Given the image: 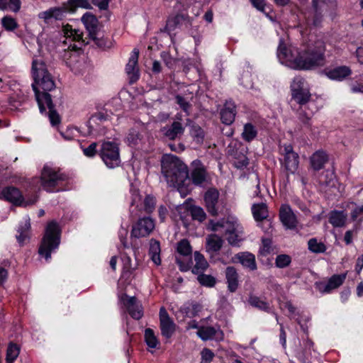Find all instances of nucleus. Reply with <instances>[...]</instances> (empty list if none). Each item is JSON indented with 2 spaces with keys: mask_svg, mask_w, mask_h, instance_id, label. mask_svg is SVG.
I'll list each match as a JSON object with an SVG mask.
<instances>
[{
  "mask_svg": "<svg viewBox=\"0 0 363 363\" xmlns=\"http://www.w3.org/2000/svg\"><path fill=\"white\" fill-rule=\"evenodd\" d=\"M182 18H183L182 16L177 15L173 19H169L167 23L166 28L170 31L172 28L174 27L177 23H179Z\"/></svg>",
  "mask_w": 363,
  "mask_h": 363,
  "instance_id": "680f3d73",
  "label": "nucleus"
},
{
  "mask_svg": "<svg viewBox=\"0 0 363 363\" xmlns=\"http://www.w3.org/2000/svg\"><path fill=\"white\" fill-rule=\"evenodd\" d=\"M36 91V100L39 106L40 111L43 113L48 108V117L50 121V123L52 125H55L60 123V118L59 114L54 110V106L52 101V99L50 95L48 93H39L37 89Z\"/></svg>",
  "mask_w": 363,
  "mask_h": 363,
  "instance_id": "ddd939ff",
  "label": "nucleus"
},
{
  "mask_svg": "<svg viewBox=\"0 0 363 363\" xmlns=\"http://www.w3.org/2000/svg\"><path fill=\"white\" fill-rule=\"evenodd\" d=\"M155 228L154 220L150 217H144L138 220L133 227L131 235L135 238L147 236Z\"/></svg>",
  "mask_w": 363,
  "mask_h": 363,
  "instance_id": "a211bd4d",
  "label": "nucleus"
},
{
  "mask_svg": "<svg viewBox=\"0 0 363 363\" xmlns=\"http://www.w3.org/2000/svg\"><path fill=\"white\" fill-rule=\"evenodd\" d=\"M319 8L323 9L325 16L330 17L332 20L337 15V0H324L319 3Z\"/></svg>",
  "mask_w": 363,
  "mask_h": 363,
  "instance_id": "7c9ffc66",
  "label": "nucleus"
},
{
  "mask_svg": "<svg viewBox=\"0 0 363 363\" xmlns=\"http://www.w3.org/2000/svg\"><path fill=\"white\" fill-rule=\"evenodd\" d=\"M238 274L233 267H228L225 269V279L229 291L235 292L239 286Z\"/></svg>",
  "mask_w": 363,
  "mask_h": 363,
  "instance_id": "c85d7f7f",
  "label": "nucleus"
},
{
  "mask_svg": "<svg viewBox=\"0 0 363 363\" xmlns=\"http://www.w3.org/2000/svg\"><path fill=\"white\" fill-rule=\"evenodd\" d=\"M347 277V273L332 276L326 284H320L319 290L323 293H330L342 284Z\"/></svg>",
  "mask_w": 363,
  "mask_h": 363,
  "instance_id": "cd10ccee",
  "label": "nucleus"
},
{
  "mask_svg": "<svg viewBox=\"0 0 363 363\" xmlns=\"http://www.w3.org/2000/svg\"><path fill=\"white\" fill-rule=\"evenodd\" d=\"M96 147L97 144L96 143H92L87 147L83 149V152L86 156L91 157L96 153Z\"/></svg>",
  "mask_w": 363,
  "mask_h": 363,
  "instance_id": "bf43d9fd",
  "label": "nucleus"
},
{
  "mask_svg": "<svg viewBox=\"0 0 363 363\" xmlns=\"http://www.w3.org/2000/svg\"><path fill=\"white\" fill-rule=\"evenodd\" d=\"M325 45L322 40H317L301 51V70H311L323 67L325 64Z\"/></svg>",
  "mask_w": 363,
  "mask_h": 363,
  "instance_id": "7ed1b4c3",
  "label": "nucleus"
},
{
  "mask_svg": "<svg viewBox=\"0 0 363 363\" xmlns=\"http://www.w3.org/2000/svg\"><path fill=\"white\" fill-rule=\"evenodd\" d=\"M145 339L146 344L150 348H156L159 341L155 335L154 331L150 328H147L145 331Z\"/></svg>",
  "mask_w": 363,
  "mask_h": 363,
  "instance_id": "de8ad7c7",
  "label": "nucleus"
},
{
  "mask_svg": "<svg viewBox=\"0 0 363 363\" xmlns=\"http://www.w3.org/2000/svg\"><path fill=\"white\" fill-rule=\"evenodd\" d=\"M279 218L282 224L286 228L294 229L296 227V217L289 205L284 204L281 206Z\"/></svg>",
  "mask_w": 363,
  "mask_h": 363,
  "instance_id": "4be33fe9",
  "label": "nucleus"
},
{
  "mask_svg": "<svg viewBox=\"0 0 363 363\" xmlns=\"http://www.w3.org/2000/svg\"><path fill=\"white\" fill-rule=\"evenodd\" d=\"M30 228V218L28 216L24 218L23 223H21L18 228L16 238L19 243L22 244L28 237V231Z\"/></svg>",
  "mask_w": 363,
  "mask_h": 363,
  "instance_id": "4c0bfd02",
  "label": "nucleus"
},
{
  "mask_svg": "<svg viewBox=\"0 0 363 363\" xmlns=\"http://www.w3.org/2000/svg\"><path fill=\"white\" fill-rule=\"evenodd\" d=\"M248 303L250 306L256 308H258L259 310L267 313L270 312L271 308L269 306V303L257 296L252 294L250 295L248 298Z\"/></svg>",
  "mask_w": 363,
  "mask_h": 363,
  "instance_id": "e433bc0d",
  "label": "nucleus"
},
{
  "mask_svg": "<svg viewBox=\"0 0 363 363\" xmlns=\"http://www.w3.org/2000/svg\"><path fill=\"white\" fill-rule=\"evenodd\" d=\"M252 4L257 10L264 11V0H250Z\"/></svg>",
  "mask_w": 363,
  "mask_h": 363,
  "instance_id": "338daca9",
  "label": "nucleus"
},
{
  "mask_svg": "<svg viewBox=\"0 0 363 363\" xmlns=\"http://www.w3.org/2000/svg\"><path fill=\"white\" fill-rule=\"evenodd\" d=\"M219 192L216 189H209L204 194V201L208 212L212 216L218 214Z\"/></svg>",
  "mask_w": 363,
  "mask_h": 363,
  "instance_id": "412c9836",
  "label": "nucleus"
},
{
  "mask_svg": "<svg viewBox=\"0 0 363 363\" xmlns=\"http://www.w3.org/2000/svg\"><path fill=\"white\" fill-rule=\"evenodd\" d=\"M347 217L343 211H333L330 213L329 222L335 228H341L345 225Z\"/></svg>",
  "mask_w": 363,
  "mask_h": 363,
  "instance_id": "473e14b6",
  "label": "nucleus"
},
{
  "mask_svg": "<svg viewBox=\"0 0 363 363\" xmlns=\"http://www.w3.org/2000/svg\"><path fill=\"white\" fill-rule=\"evenodd\" d=\"M291 262V258L289 255L282 254L277 256L275 259V265L278 268H285Z\"/></svg>",
  "mask_w": 363,
  "mask_h": 363,
  "instance_id": "864d4df0",
  "label": "nucleus"
},
{
  "mask_svg": "<svg viewBox=\"0 0 363 363\" xmlns=\"http://www.w3.org/2000/svg\"><path fill=\"white\" fill-rule=\"evenodd\" d=\"M2 27L7 31H13L18 27V24L15 18L6 16L1 18Z\"/></svg>",
  "mask_w": 363,
  "mask_h": 363,
  "instance_id": "49530a36",
  "label": "nucleus"
},
{
  "mask_svg": "<svg viewBox=\"0 0 363 363\" xmlns=\"http://www.w3.org/2000/svg\"><path fill=\"white\" fill-rule=\"evenodd\" d=\"M328 160V156L323 151H316L311 157V164L313 169L320 170Z\"/></svg>",
  "mask_w": 363,
  "mask_h": 363,
  "instance_id": "f704fd0d",
  "label": "nucleus"
},
{
  "mask_svg": "<svg viewBox=\"0 0 363 363\" xmlns=\"http://www.w3.org/2000/svg\"><path fill=\"white\" fill-rule=\"evenodd\" d=\"M312 6L314 11L313 13L305 15L306 22L308 26H318L322 23L325 15L323 9L319 8L318 0H312Z\"/></svg>",
  "mask_w": 363,
  "mask_h": 363,
  "instance_id": "5701e85b",
  "label": "nucleus"
},
{
  "mask_svg": "<svg viewBox=\"0 0 363 363\" xmlns=\"http://www.w3.org/2000/svg\"><path fill=\"white\" fill-rule=\"evenodd\" d=\"M176 101L177 104L179 105L181 108H182L184 111L188 113V109L190 106L189 102H187L184 97L179 95L176 96Z\"/></svg>",
  "mask_w": 363,
  "mask_h": 363,
  "instance_id": "052dcab7",
  "label": "nucleus"
},
{
  "mask_svg": "<svg viewBox=\"0 0 363 363\" xmlns=\"http://www.w3.org/2000/svg\"><path fill=\"white\" fill-rule=\"evenodd\" d=\"M201 363H210L214 357L213 352L208 348L203 349L201 352Z\"/></svg>",
  "mask_w": 363,
  "mask_h": 363,
  "instance_id": "6e6d98bb",
  "label": "nucleus"
},
{
  "mask_svg": "<svg viewBox=\"0 0 363 363\" xmlns=\"http://www.w3.org/2000/svg\"><path fill=\"white\" fill-rule=\"evenodd\" d=\"M7 8L12 12H18L21 8V0H9V2H6V9Z\"/></svg>",
  "mask_w": 363,
  "mask_h": 363,
  "instance_id": "4d7b16f0",
  "label": "nucleus"
},
{
  "mask_svg": "<svg viewBox=\"0 0 363 363\" xmlns=\"http://www.w3.org/2000/svg\"><path fill=\"white\" fill-rule=\"evenodd\" d=\"M352 74L351 69L347 66H340L327 72L326 75L330 79L342 81Z\"/></svg>",
  "mask_w": 363,
  "mask_h": 363,
  "instance_id": "c756f323",
  "label": "nucleus"
},
{
  "mask_svg": "<svg viewBox=\"0 0 363 363\" xmlns=\"http://www.w3.org/2000/svg\"><path fill=\"white\" fill-rule=\"evenodd\" d=\"M191 135L197 143H201L204 138V132L199 125H192L190 131Z\"/></svg>",
  "mask_w": 363,
  "mask_h": 363,
  "instance_id": "603ef678",
  "label": "nucleus"
},
{
  "mask_svg": "<svg viewBox=\"0 0 363 363\" xmlns=\"http://www.w3.org/2000/svg\"><path fill=\"white\" fill-rule=\"evenodd\" d=\"M62 32L65 37L63 44L67 46V49L77 50L84 45L83 32L72 26L67 24L63 26Z\"/></svg>",
  "mask_w": 363,
  "mask_h": 363,
  "instance_id": "f8f14e48",
  "label": "nucleus"
},
{
  "mask_svg": "<svg viewBox=\"0 0 363 363\" xmlns=\"http://www.w3.org/2000/svg\"><path fill=\"white\" fill-rule=\"evenodd\" d=\"M160 327L162 335L166 339H169L176 331V324L164 307L160 310Z\"/></svg>",
  "mask_w": 363,
  "mask_h": 363,
  "instance_id": "dca6fc26",
  "label": "nucleus"
},
{
  "mask_svg": "<svg viewBox=\"0 0 363 363\" xmlns=\"http://www.w3.org/2000/svg\"><path fill=\"white\" fill-rule=\"evenodd\" d=\"M197 280L202 286L207 287H213L216 282L213 276L205 274L203 272L198 274Z\"/></svg>",
  "mask_w": 363,
  "mask_h": 363,
  "instance_id": "09e8293b",
  "label": "nucleus"
},
{
  "mask_svg": "<svg viewBox=\"0 0 363 363\" xmlns=\"http://www.w3.org/2000/svg\"><path fill=\"white\" fill-rule=\"evenodd\" d=\"M280 150L284 156L282 165L289 173L294 174L298 167V155L294 151L290 144L284 145Z\"/></svg>",
  "mask_w": 363,
  "mask_h": 363,
  "instance_id": "4468645a",
  "label": "nucleus"
},
{
  "mask_svg": "<svg viewBox=\"0 0 363 363\" xmlns=\"http://www.w3.org/2000/svg\"><path fill=\"white\" fill-rule=\"evenodd\" d=\"M220 228L225 230L227 240L230 245H236L242 240L243 229L236 218L228 216L212 225L213 231H218Z\"/></svg>",
  "mask_w": 363,
  "mask_h": 363,
  "instance_id": "0eeeda50",
  "label": "nucleus"
},
{
  "mask_svg": "<svg viewBox=\"0 0 363 363\" xmlns=\"http://www.w3.org/2000/svg\"><path fill=\"white\" fill-rule=\"evenodd\" d=\"M99 155L108 168L113 169L121 164L119 147L116 143L104 142L102 143Z\"/></svg>",
  "mask_w": 363,
  "mask_h": 363,
  "instance_id": "9b49d317",
  "label": "nucleus"
},
{
  "mask_svg": "<svg viewBox=\"0 0 363 363\" xmlns=\"http://www.w3.org/2000/svg\"><path fill=\"white\" fill-rule=\"evenodd\" d=\"M308 249L313 253L320 254L327 250V247L322 241L316 238H313L308 241Z\"/></svg>",
  "mask_w": 363,
  "mask_h": 363,
  "instance_id": "79ce46f5",
  "label": "nucleus"
},
{
  "mask_svg": "<svg viewBox=\"0 0 363 363\" xmlns=\"http://www.w3.org/2000/svg\"><path fill=\"white\" fill-rule=\"evenodd\" d=\"M198 305L194 304L192 306H183L181 307L179 311L187 318H194L198 314Z\"/></svg>",
  "mask_w": 363,
  "mask_h": 363,
  "instance_id": "8fccbe9b",
  "label": "nucleus"
},
{
  "mask_svg": "<svg viewBox=\"0 0 363 363\" xmlns=\"http://www.w3.org/2000/svg\"><path fill=\"white\" fill-rule=\"evenodd\" d=\"M236 258L244 267L248 268L251 271L257 269L255 257L253 254L248 252H240L236 255Z\"/></svg>",
  "mask_w": 363,
  "mask_h": 363,
  "instance_id": "2f4dec72",
  "label": "nucleus"
},
{
  "mask_svg": "<svg viewBox=\"0 0 363 363\" xmlns=\"http://www.w3.org/2000/svg\"><path fill=\"white\" fill-rule=\"evenodd\" d=\"M32 73L34 83L32 84L33 89L36 95V91L39 93H48L55 87V82L48 72L46 65L42 59H33L32 63Z\"/></svg>",
  "mask_w": 363,
  "mask_h": 363,
  "instance_id": "20e7f679",
  "label": "nucleus"
},
{
  "mask_svg": "<svg viewBox=\"0 0 363 363\" xmlns=\"http://www.w3.org/2000/svg\"><path fill=\"white\" fill-rule=\"evenodd\" d=\"M196 334L202 340L205 341L213 339H223L222 331L218 328H216L211 326H201V328H199V330L197 331Z\"/></svg>",
  "mask_w": 363,
  "mask_h": 363,
  "instance_id": "a878e982",
  "label": "nucleus"
},
{
  "mask_svg": "<svg viewBox=\"0 0 363 363\" xmlns=\"http://www.w3.org/2000/svg\"><path fill=\"white\" fill-rule=\"evenodd\" d=\"M252 211L253 216L257 221H262L268 216L267 207L264 203L253 205Z\"/></svg>",
  "mask_w": 363,
  "mask_h": 363,
  "instance_id": "37998d69",
  "label": "nucleus"
},
{
  "mask_svg": "<svg viewBox=\"0 0 363 363\" xmlns=\"http://www.w3.org/2000/svg\"><path fill=\"white\" fill-rule=\"evenodd\" d=\"M78 8L88 9L91 8V5L88 0H67L62 7L51 8L40 13L39 18L46 22L51 19L61 20L65 13H74Z\"/></svg>",
  "mask_w": 363,
  "mask_h": 363,
  "instance_id": "423d86ee",
  "label": "nucleus"
},
{
  "mask_svg": "<svg viewBox=\"0 0 363 363\" xmlns=\"http://www.w3.org/2000/svg\"><path fill=\"white\" fill-rule=\"evenodd\" d=\"M190 213L192 218L199 222L203 221L206 218L203 209L199 206H192L190 208Z\"/></svg>",
  "mask_w": 363,
  "mask_h": 363,
  "instance_id": "3c124183",
  "label": "nucleus"
},
{
  "mask_svg": "<svg viewBox=\"0 0 363 363\" xmlns=\"http://www.w3.org/2000/svg\"><path fill=\"white\" fill-rule=\"evenodd\" d=\"M162 173L169 186L180 188L189 179L187 166L177 157L165 155L162 159Z\"/></svg>",
  "mask_w": 363,
  "mask_h": 363,
  "instance_id": "f257e3e1",
  "label": "nucleus"
},
{
  "mask_svg": "<svg viewBox=\"0 0 363 363\" xmlns=\"http://www.w3.org/2000/svg\"><path fill=\"white\" fill-rule=\"evenodd\" d=\"M235 105L232 101H227L220 111V120L223 123L230 125L235 121Z\"/></svg>",
  "mask_w": 363,
  "mask_h": 363,
  "instance_id": "bb28decb",
  "label": "nucleus"
},
{
  "mask_svg": "<svg viewBox=\"0 0 363 363\" xmlns=\"http://www.w3.org/2000/svg\"><path fill=\"white\" fill-rule=\"evenodd\" d=\"M155 198L147 195L143 201L137 191L132 194V201L130 205V213L133 217L140 216L143 213H150L155 207Z\"/></svg>",
  "mask_w": 363,
  "mask_h": 363,
  "instance_id": "1a4fd4ad",
  "label": "nucleus"
},
{
  "mask_svg": "<svg viewBox=\"0 0 363 363\" xmlns=\"http://www.w3.org/2000/svg\"><path fill=\"white\" fill-rule=\"evenodd\" d=\"M60 243V230L58 224L55 221L48 223L44 236L38 249V253L48 261L51 258V253L58 248Z\"/></svg>",
  "mask_w": 363,
  "mask_h": 363,
  "instance_id": "39448f33",
  "label": "nucleus"
},
{
  "mask_svg": "<svg viewBox=\"0 0 363 363\" xmlns=\"http://www.w3.org/2000/svg\"><path fill=\"white\" fill-rule=\"evenodd\" d=\"M66 179V176L53 168L45 165L41 172V184L45 190L49 192L55 191H60L59 189H55V187L62 184Z\"/></svg>",
  "mask_w": 363,
  "mask_h": 363,
  "instance_id": "9d476101",
  "label": "nucleus"
},
{
  "mask_svg": "<svg viewBox=\"0 0 363 363\" xmlns=\"http://www.w3.org/2000/svg\"><path fill=\"white\" fill-rule=\"evenodd\" d=\"M273 251L272 240L269 238H264L262 240V246L259 249V254L267 256Z\"/></svg>",
  "mask_w": 363,
  "mask_h": 363,
  "instance_id": "5fc2aeb1",
  "label": "nucleus"
},
{
  "mask_svg": "<svg viewBox=\"0 0 363 363\" xmlns=\"http://www.w3.org/2000/svg\"><path fill=\"white\" fill-rule=\"evenodd\" d=\"M139 51L134 49L125 67V72L129 77L130 83L133 84L139 79V69L138 67Z\"/></svg>",
  "mask_w": 363,
  "mask_h": 363,
  "instance_id": "aec40b11",
  "label": "nucleus"
},
{
  "mask_svg": "<svg viewBox=\"0 0 363 363\" xmlns=\"http://www.w3.org/2000/svg\"><path fill=\"white\" fill-rule=\"evenodd\" d=\"M91 2L97 6L101 10H106L108 6L110 0H91Z\"/></svg>",
  "mask_w": 363,
  "mask_h": 363,
  "instance_id": "e2e57ef3",
  "label": "nucleus"
},
{
  "mask_svg": "<svg viewBox=\"0 0 363 363\" xmlns=\"http://www.w3.org/2000/svg\"><path fill=\"white\" fill-rule=\"evenodd\" d=\"M257 130L253 124L247 123L244 125L242 138L245 141L251 142L257 137Z\"/></svg>",
  "mask_w": 363,
  "mask_h": 363,
  "instance_id": "c03bdc74",
  "label": "nucleus"
},
{
  "mask_svg": "<svg viewBox=\"0 0 363 363\" xmlns=\"http://www.w3.org/2000/svg\"><path fill=\"white\" fill-rule=\"evenodd\" d=\"M194 260L196 264L192 268V273L199 274L203 272L208 267V263L200 252H194Z\"/></svg>",
  "mask_w": 363,
  "mask_h": 363,
  "instance_id": "c9c22d12",
  "label": "nucleus"
},
{
  "mask_svg": "<svg viewBox=\"0 0 363 363\" xmlns=\"http://www.w3.org/2000/svg\"><path fill=\"white\" fill-rule=\"evenodd\" d=\"M177 252L184 256V257H189V260L184 263L180 259L177 258V263L179 266V269L182 272H186L190 269L192 261H191V253H192V248L190 245V242L186 239H182L177 243Z\"/></svg>",
  "mask_w": 363,
  "mask_h": 363,
  "instance_id": "f3484780",
  "label": "nucleus"
},
{
  "mask_svg": "<svg viewBox=\"0 0 363 363\" xmlns=\"http://www.w3.org/2000/svg\"><path fill=\"white\" fill-rule=\"evenodd\" d=\"M108 120V115L106 113L99 112L92 115L86 123L89 132L91 133L96 130L97 126L100 125L101 123H103Z\"/></svg>",
  "mask_w": 363,
  "mask_h": 363,
  "instance_id": "72a5a7b5",
  "label": "nucleus"
},
{
  "mask_svg": "<svg viewBox=\"0 0 363 363\" xmlns=\"http://www.w3.org/2000/svg\"><path fill=\"white\" fill-rule=\"evenodd\" d=\"M363 269V255L358 257L355 264V271L357 274H359Z\"/></svg>",
  "mask_w": 363,
  "mask_h": 363,
  "instance_id": "774afa93",
  "label": "nucleus"
},
{
  "mask_svg": "<svg viewBox=\"0 0 363 363\" xmlns=\"http://www.w3.org/2000/svg\"><path fill=\"white\" fill-rule=\"evenodd\" d=\"M178 121H174L170 125H166L161 129V132L164 137L169 140H176L179 138L184 132V126L181 122V117H177Z\"/></svg>",
  "mask_w": 363,
  "mask_h": 363,
  "instance_id": "6ab92c4d",
  "label": "nucleus"
},
{
  "mask_svg": "<svg viewBox=\"0 0 363 363\" xmlns=\"http://www.w3.org/2000/svg\"><path fill=\"white\" fill-rule=\"evenodd\" d=\"M20 353V347L15 343H9L6 350V362L13 363Z\"/></svg>",
  "mask_w": 363,
  "mask_h": 363,
  "instance_id": "a18cd8bd",
  "label": "nucleus"
},
{
  "mask_svg": "<svg viewBox=\"0 0 363 363\" xmlns=\"http://www.w3.org/2000/svg\"><path fill=\"white\" fill-rule=\"evenodd\" d=\"M0 199L9 201L16 205L24 204L25 206L33 204L37 201V199L35 198L32 201L24 202L23 196L20 190L12 186L4 187L0 190Z\"/></svg>",
  "mask_w": 363,
  "mask_h": 363,
  "instance_id": "2eb2a0df",
  "label": "nucleus"
},
{
  "mask_svg": "<svg viewBox=\"0 0 363 363\" xmlns=\"http://www.w3.org/2000/svg\"><path fill=\"white\" fill-rule=\"evenodd\" d=\"M123 301L132 318L140 320L143 317V312L142 306L134 296L130 297L125 296V299H124Z\"/></svg>",
  "mask_w": 363,
  "mask_h": 363,
  "instance_id": "393cba45",
  "label": "nucleus"
},
{
  "mask_svg": "<svg viewBox=\"0 0 363 363\" xmlns=\"http://www.w3.org/2000/svg\"><path fill=\"white\" fill-rule=\"evenodd\" d=\"M223 242V240L218 235H211L206 239V248L208 251L218 252L222 247Z\"/></svg>",
  "mask_w": 363,
  "mask_h": 363,
  "instance_id": "58836bf2",
  "label": "nucleus"
},
{
  "mask_svg": "<svg viewBox=\"0 0 363 363\" xmlns=\"http://www.w3.org/2000/svg\"><path fill=\"white\" fill-rule=\"evenodd\" d=\"M351 91L352 93H362L363 94V82H356L351 85Z\"/></svg>",
  "mask_w": 363,
  "mask_h": 363,
  "instance_id": "0e129e2a",
  "label": "nucleus"
},
{
  "mask_svg": "<svg viewBox=\"0 0 363 363\" xmlns=\"http://www.w3.org/2000/svg\"><path fill=\"white\" fill-rule=\"evenodd\" d=\"M82 21L84 25L91 38L96 39L99 28L97 18L89 12H86L82 17Z\"/></svg>",
  "mask_w": 363,
  "mask_h": 363,
  "instance_id": "b1692460",
  "label": "nucleus"
},
{
  "mask_svg": "<svg viewBox=\"0 0 363 363\" xmlns=\"http://www.w3.org/2000/svg\"><path fill=\"white\" fill-rule=\"evenodd\" d=\"M77 130L74 128H68L65 132H62L61 135L62 136L67 140H74L77 135Z\"/></svg>",
  "mask_w": 363,
  "mask_h": 363,
  "instance_id": "13d9d810",
  "label": "nucleus"
},
{
  "mask_svg": "<svg viewBox=\"0 0 363 363\" xmlns=\"http://www.w3.org/2000/svg\"><path fill=\"white\" fill-rule=\"evenodd\" d=\"M363 214V204L357 206L351 213V217L353 220H356L358 216Z\"/></svg>",
  "mask_w": 363,
  "mask_h": 363,
  "instance_id": "69168bd1",
  "label": "nucleus"
},
{
  "mask_svg": "<svg viewBox=\"0 0 363 363\" xmlns=\"http://www.w3.org/2000/svg\"><path fill=\"white\" fill-rule=\"evenodd\" d=\"M160 251V242L155 240H151L150 243L149 255L151 259L156 265H160L161 264Z\"/></svg>",
  "mask_w": 363,
  "mask_h": 363,
  "instance_id": "ea45409f",
  "label": "nucleus"
},
{
  "mask_svg": "<svg viewBox=\"0 0 363 363\" xmlns=\"http://www.w3.org/2000/svg\"><path fill=\"white\" fill-rule=\"evenodd\" d=\"M277 57L281 64L291 69L301 70V51L297 48L291 45L286 47L281 40L277 50Z\"/></svg>",
  "mask_w": 363,
  "mask_h": 363,
  "instance_id": "6e6552de",
  "label": "nucleus"
},
{
  "mask_svg": "<svg viewBox=\"0 0 363 363\" xmlns=\"http://www.w3.org/2000/svg\"><path fill=\"white\" fill-rule=\"evenodd\" d=\"M292 99L301 106L306 105L311 99V93L306 81L300 77H295L291 84ZM312 104H309L304 108L301 106L298 111L299 120L305 125H310V121L315 112L313 109L306 111V108H310Z\"/></svg>",
  "mask_w": 363,
  "mask_h": 363,
  "instance_id": "f03ea898",
  "label": "nucleus"
},
{
  "mask_svg": "<svg viewBox=\"0 0 363 363\" xmlns=\"http://www.w3.org/2000/svg\"><path fill=\"white\" fill-rule=\"evenodd\" d=\"M192 182L195 185H202L206 180V172L203 167L194 169L191 174Z\"/></svg>",
  "mask_w": 363,
  "mask_h": 363,
  "instance_id": "a19ab883",
  "label": "nucleus"
}]
</instances>
